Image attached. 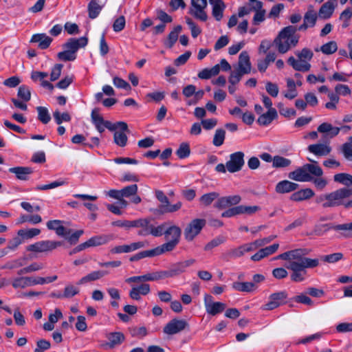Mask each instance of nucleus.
I'll return each mask as SVG.
<instances>
[{
	"instance_id": "obj_1",
	"label": "nucleus",
	"mask_w": 352,
	"mask_h": 352,
	"mask_svg": "<svg viewBox=\"0 0 352 352\" xmlns=\"http://www.w3.org/2000/svg\"><path fill=\"white\" fill-rule=\"evenodd\" d=\"M310 250L298 248L285 252L273 258V260L282 259L288 261L286 268L292 271L291 279L294 282H301L305 279L307 268H314L319 265L317 258L306 257Z\"/></svg>"
},
{
	"instance_id": "obj_2",
	"label": "nucleus",
	"mask_w": 352,
	"mask_h": 352,
	"mask_svg": "<svg viewBox=\"0 0 352 352\" xmlns=\"http://www.w3.org/2000/svg\"><path fill=\"white\" fill-rule=\"evenodd\" d=\"M162 229L160 236L164 235L166 242L157 248L162 254L173 251L179 243L182 229L170 221H166L159 226Z\"/></svg>"
},
{
	"instance_id": "obj_3",
	"label": "nucleus",
	"mask_w": 352,
	"mask_h": 352,
	"mask_svg": "<svg viewBox=\"0 0 352 352\" xmlns=\"http://www.w3.org/2000/svg\"><path fill=\"white\" fill-rule=\"evenodd\" d=\"M352 195V188H342L330 193L323 194L316 198V203L322 208H333L341 205L345 206L344 199Z\"/></svg>"
},
{
	"instance_id": "obj_4",
	"label": "nucleus",
	"mask_w": 352,
	"mask_h": 352,
	"mask_svg": "<svg viewBox=\"0 0 352 352\" xmlns=\"http://www.w3.org/2000/svg\"><path fill=\"white\" fill-rule=\"evenodd\" d=\"M296 31V27L293 25L285 27L280 31L274 41L280 53L285 54L292 46L297 45L298 37L294 35Z\"/></svg>"
},
{
	"instance_id": "obj_5",
	"label": "nucleus",
	"mask_w": 352,
	"mask_h": 352,
	"mask_svg": "<svg viewBox=\"0 0 352 352\" xmlns=\"http://www.w3.org/2000/svg\"><path fill=\"white\" fill-rule=\"evenodd\" d=\"M296 60L294 56H290L287 59V63L291 65L294 69L298 72H308L311 68L309 61L313 58V52L308 48H303L300 52L296 51Z\"/></svg>"
},
{
	"instance_id": "obj_6",
	"label": "nucleus",
	"mask_w": 352,
	"mask_h": 352,
	"mask_svg": "<svg viewBox=\"0 0 352 352\" xmlns=\"http://www.w3.org/2000/svg\"><path fill=\"white\" fill-rule=\"evenodd\" d=\"M131 228H140L138 231V235L147 236L151 234L154 236H160L162 229L159 226L155 227L150 223V221L147 219H139L132 221Z\"/></svg>"
},
{
	"instance_id": "obj_7",
	"label": "nucleus",
	"mask_w": 352,
	"mask_h": 352,
	"mask_svg": "<svg viewBox=\"0 0 352 352\" xmlns=\"http://www.w3.org/2000/svg\"><path fill=\"white\" fill-rule=\"evenodd\" d=\"M63 244V241H40L27 246L26 250L27 251L36 253L48 252L56 249L58 247L62 246Z\"/></svg>"
},
{
	"instance_id": "obj_8",
	"label": "nucleus",
	"mask_w": 352,
	"mask_h": 352,
	"mask_svg": "<svg viewBox=\"0 0 352 352\" xmlns=\"http://www.w3.org/2000/svg\"><path fill=\"white\" fill-rule=\"evenodd\" d=\"M114 131L113 141L120 147L126 145L128 138L126 131H128L127 124L124 122H117L111 124V131Z\"/></svg>"
},
{
	"instance_id": "obj_9",
	"label": "nucleus",
	"mask_w": 352,
	"mask_h": 352,
	"mask_svg": "<svg viewBox=\"0 0 352 352\" xmlns=\"http://www.w3.org/2000/svg\"><path fill=\"white\" fill-rule=\"evenodd\" d=\"M166 270L152 272L142 276H135L125 280L127 283H140L147 281H157L168 277Z\"/></svg>"
},
{
	"instance_id": "obj_10",
	"label": "nucleus",
	"mask_w": 352,
	"mask_h": 352,
	"mask_svg": "<svg viewBox=\"0 0 352 352\" xmlns=\"http://www.w3.org/2000/svg\"><path fill=\"white\" fill-rule=\"evenodd\" d=\"M206 225V220L195 219L192 220L184 229V237L188 241H192L201 232Z\"/></svg>"
},
{
	"instance_id": "obj_11",
	"label": "nucleus",
	"mask_w": 352,
	"mask_h": 352,
	"mask_svg": "<svg viewBox=\"0 0 352 352\" xmlns=\"http://www.w3.org/2000/svg\"><path fill=\"white\" fill-rule=\"evenodd\" d=\"M207 5V0H191L189 13L196 19L201 21H206L208 19V15L205 11Z\"/></svg>"
},
{
	"instance_id": "obj_12",
	"label": "nucleus",
	"mask_w": 352,
	"mask_h": 352,
	"mask_svg": "<svg viewBox=\"0 0 352 352\" xmlns=\"http://www.w3.org/2000/svg\"><path fill=\"white\" fill-rule=\"evenodd\" d=\"M244 153L238 151L230 155V160L226 162V168L230 173H236L242 169L245 164Z\"/></svg>"
},
{
	"instance_id": "obj_13",
	"label": "nucleus",
	"mask_w": 352,
	"mask_h": 352,
	"mask_svg": "<svg viewBox=\"0 0 352 352\" xmlns=\"http://www.w3.org/2000/svg\"><path fill=\"white\" fill-rule=\"evenodd\" d=\"M204 305L206 312L212 316L221 313L226 308V305L221 302H214L213 298L210 294L204 296Z\"/></svg>"
},
{
	"instance_id": "obj_14",
	"label": "nucleus",
	"mask_w": 352,
	"mask_h": 352,
	"mask_svg": "<svg viewBox=\"0 0 352 352\" xmlns=\"http://www.w3.org/2000/svg\"><path fill=\"white\" fill-rule=\"evenodd\" d=\"M287 294L286 292L274 293L270 296V300L262 307L263 310H273L286 302Z\"/></svg>"
},
{
	"instance_id": "obj_15",
	"label": "nucleus",
	"mask_w": 352,
	"mask_h": 352,
	"mask_svg": "<svg viewBox=\"0 0 352 352\" xmlns=\"http://www.w3.org/2000/svg\"><path fill=\"white\" fill-rule=\"evenodd\" d=\"M71 233L72 230L66 228L62 224L60 226H58V230L56 232V234L58 236L64 237L70 243V245H75L78 243L80 236L83 234V230H79L72 234Z\"/></svg>"
},
{
	"instance_id": "obj_16",
	"label": "nucleus",
	"mask_w": 352,
	"mask_h": 352,
	"mask_svg": "<svg viewBox=\"0 0 352 352\" xmlns=\"http://www.w3.org/2000/svg\"><path fill=\"white\" fill-rule=\"evenodd\" d=\"M91 118L92 123L95 125L98 132L102 133L105 129L110 130V122L104 119L98 108H95L92 110Z\"/></svg>"
},
{
	"instance_id": "obj_17",
	"label": "nucleus",
	"mask_w": 352,
	"mask_h": 352,
	"mask_svg": "<svg viewBox=\"0 0 352 352\" xmlns=\"http://www.w3.org/2000/svg\"><path fill=\"white\" fill-rule=\"evenodd\" d=\"M188 327L185 320L173 319L164 327V333L173 335L181 332Z\"/></svg>"
},
{
	"instance_id": "obj_18",
	"label": "nucleus",
	"mask_w": 352,
	"mask_h": 352,
	"mask_svg": "<svg viewBox=\"0 0 352 352\" xmlns=\"http://www.w3.org/2000/svg\"><path fill=\"white\" fill-rule=\"evenodd\" d=\"M87 43L88 39L85 36H82L78 38H71L63 45V47L73 53V54H76V52L80 48L85 47Z\"/></svg>"
},
{
	"instance_id": "obj_19",
	"label": "nucleus",
	"mask_w": 352,
	"mask_h": 352,
	"mask_svg": "<svg viewBox=\"0 0 352 352\" xmlns=\"http://www.w3.org/2000/svg\"><path fill=\"white\" fill-rule=\"evenodd\" d=\"M195 263V260L193 258L188 259L182 262L175 263L172 267L166 270L168 278L177 276L185 272L186 269Z\"/></svg>"
},
{
	"instance_id": "obj_20",
	"label": "nucleus",
	"mask_w": 352,
	"mask_h": 352,
	"mask_svg": "<svg viewBox=\"0 0 352 352\" xmlns=\"http://www.w3.org/2000/svg\"><path fill=\"white\" fill-rule=\"evenodd\" d=\"M289 179L297 182H310L313 177L307 173L305 164L290 172L288 175Z\"/></svg>"
},
{
	"instance_id": "obj_21",
	"label": "nucleus",
	"mask_w": 352,
	"mask_h": 352,
	"mask_svg": "<svg viewBox=\"0 0 352 352\" xmlns=\"http://www.w3.org/2000/svg\"><path fill=\"white\" fill-rule=\"evenodd\" d=\"M241 201V196L238 195L221 197L218 199L214 204L217 208L222 209L231 206L237 205Z\"/></svg>"
},
{
	"instance_id": "obj_22",
	"label": "nucleus",
	"mask_w": 352,
	"mask_h": 352,
	"mask_svg": "<svg viewBox=\"0 0 352 352\" xmlns=\"http://www.w3.org/2000/svg\"><path fill=\"white\" fill-rule=\"evenodd\" d=\"M41 277H19L14 279L12 285L14 288H25L28 286L41 285Z\"/></svg>"
},
{
	"instance_id": "obj_23",
	"label": "nucleus",
	"mask_w": 352,
	"mask_h": 352,
	"mask_svg": "<svg viewBox=\"0 0 352 352\" xmlns=\"http://www.w3.org/2000/svg\"><path fill=\"white\" fill-rule=\"evenodd\" d=\"M138 187L136 184H132L123 188L121 190H111V198L130 197L138 192Z\"/></svg>"
},
{
	"instance_id": "obj_24",
	"label": "nucleus",
	"mask_w": 352,
	"mask_h": 352,
	"mask_svg": "<svg viewBox=\"0 0 352 352\" xmlns=\"http://www.w3.org/2000/svg\"><path fill=\"white\" fill-rule=\"evenodd\" d=\"M251 63L247 52H242L239 56L238 68L242 74H248L251 72Z\"/></svg>"
},
{
	"instance_id": "obj_25",
	"label": "nucleus",
	"mask_w": 352,
	"mask_h": 352,
	"mask_svg": "<svg viewBox=\"0 0 352 352\" xmlns=\"http://www.w3.org/2000/svg\"><path fill=\"white\" fill-rule=\"evenodd\" d=\"M212 7V14L213 17L219 21L223 16V12L226 8L225 3L222 0H209Z\"/></svg>"
},
{
	"instance_id": "obj_26",
	"label": "nucleus",
	"mask_w": 352,
	"mask_h": 352,
	"mask_svg": "<svg viewBox=\"0 0 352 352\" xmlns=\"http://www.w3.org/2000/svg\"><path fill=\"white\" fill-rule=\"evenodd\" d=\"M320 227L325 228V231H327L330 229H333L335 230H343L344 232L342 233V235L344 237H351L352 236V222L349 223H344V224H339L333 226L331 224H323L322 226H320ZM319 228V226H317L316 228V232L318 231L317 228Z\"/></svg>"
},
{
	"instance_id": "obj_27",
	"label": "nucleus",
	"mask_w": 352,
	"mask_h": 352,
	"mask_svg": "<svg viewBox=\"0 0 352 352\" xmlns=\"http://www.w3.org/2000/svg\"><path fill=\"white\" fill-rule=\"evenodd\" d=\"M9 172L14 173L16 177L20 180L26 181L29 176L33 173V169L28 166H16L9 168Z\"/></svg>"
},
{
	"instance_id": "obj_28",
	"label": "nucleus",
	"mask_w": 352,
	"mask_h": 352,
	"mask_svg": "<svg viewBox=\"0 0 352 352\" xmlns=\"http://www.w3.org/2000/svg\"><path fill=\"white\" fill-rule=\"evenodd\" d=\"M308 151L318 156H325L331 151V147L327 144H315L308 146Z\"/></svg>"
},
{
	"instance_id": "obj_29",
	"label": "nucleus",
	"mask_w": 352,
	"mask_h": 352,
	"mask_svg": "<svg viewBox=\"0 0 352 352\" xmlns=\"http://www.w3.org/2000/svg\"><path fill=\"white\" fill-rule=\"evenodd\" d=\"M298 188V184L288 180H283L276 184L275 190L277 193L284 194L294 191Z\"/></svg>"
},
{
	"instance_id": "obj_30",
	"label": "nucleus",
	"mask_w": 352,
	"mask_h": 352,
	"mask_svg": "<svg viewBox=\"0 0 352 352\" xmlns=\"http://www.w3.org/2000/svg\"><path fill=\"white\" fill-rule=\"evenodd\" d=\"M277 117L278 113L275 109H268L266 113L260 115L257 122L261 126H267L271 124L274 120L276 119Z\"/></svg>"
},
{
	"instance_id": "obj_31",
	"label": "nucleus",
	"mask_w": 352,
	"mask_h": 352,
	"mask_svg": "<svg viewBox=\"0 0 352 352\" xmlns=\"http://www.w3.org/2000/svg\"><path fill=\"white\" fill-rule=\"evenodd\" d=\"M245 253L243 245H241L236 248L231 249L223 252L221 258L225 261H229L230 259L241 257Z\"/></svg>"
},
{
	"instance_id": "obj_32",
	"label": "nucleus",
	"mask_w": 352,
	"mask_h": 352,
	"mask_svg": "<svg viewBox=\"0 0 352 352\" xmlns=\"http://www.w3.org/2000/svg\"><path fill=\"white\" fill-rule=\"evenodd\" d=\"M52 41V38L45 34H34L30 41L32 43H38V47L42 50L49 47Z\"/></svg>"
},
{
	"instance_id": "obj_33",
	"label": "nucleus",
	"mask_w": 352,
	"mask_h": 352,
	"mask_svg": "<svg viewBox=\"0 0 352 352\" xmlns=\"http://www.w3.org/2000/svg\"><path fill=\"white\" fill-rule=\"evenodd\" d=\"M336 6V4L330 1L325 2L319 10V16L324 19H329L333 14Z\"/></svg>"
},
{
	"instance_id": "obj_34",
	"label": "nucleus",
	"mask_w": 352,
	"mask_h": 352,
	"mask_svg": "<svg viewBox=\"0 0 352 352\" xmlns=\"http://www.w3.org/2000/svg\"><path fill=\"white\" fill-rule=\"evenodd\" d=\"M107 274V272L94 271L81 278L77 283V285H84L90 282H93L102 278Z\"/></svg>"
},
{
	"instance_id": "obj_35",
	"label": "nucleus",
	"mask_w": 352,
	"mask_h": 352,
	"mask_svg": "<svg viewBox=\"0 0 352 352\" xmlns=\"http://www.w3.org/2000/svg\"><path fill=\"white\" fill-rule=\"evenodd\" d=\"M255 14L253 17L252 23L254 25H258L265 19L266 11L263 8V3L257 2L255 7L253 8Z\"/></svg>"
},
{
	"instance_id": "obj_36",
	"label": "nucleus",
	"mask_w": 352,
	"mask_h": 352,
	"mask_svg": "<svg viewBox=\"0 0 352 352\" xmlns=\"http://www.w3.org/2000/svg\"><path fill=\"white\" fill-rule=\"evenodd\" d=\"M314 195V191L310 188H305L294 192L290 199L294 201H302L308 199Z\"/></svg>"
},
{
	"instance_id": "obj_37",
	"label": "nucleus",
	"mask_w": 352,
	"mask_h": 352,
	"mask_svg": "<svg viewBox=\"0 0 352 352\" xmlns=\"http://www.w3.org/2000/svg\"><path fill=\"white\" fill-rule=\"evenodd\" d=\"M219 196V193L215 191L204 194L199 199V204L201 207H208L214 200H218Z\"/></svg>"
},
{
	"instance_id": "obj_38",
	"label": "nucleus",
	"mask_w": 352,
	"mask_h": 352,
	"mask_svg": "<svg viewBox=\"0 0 352 352\" xmlns=\"http://www.w3.org/2000/svg\"><path fill=\"white\" fill-rule=\"evenodd\" d=\"M116 201L111 203V213L117 215H122L123 214V209L126 208L129 203L123 198H114Z\"/></svg>"
},
{
	"instance_id": "obj_39",
	"label": "nucleus",
	"mask_w": 352,
	"mask_h": 352,
	"mask_svg": "<svg viewBox=\"0 0 352 352\" xmlns=\"http://www.w3.org/2000/svg\"><path fill=\"white\" fill-rule=\"evenodd\" d=\"M160 254H162V252H160L159 248L157 247L155 249L142 251V252H140L133 255V256H131L130 258V261H138L143 258L152 257V256H154L156 255H160Z\"/></svg>"
},
{
	"instance_id": "obj_40",
	"label": "nucleus",
	"mask_w": 352,
	"mask_h": 352,
	"mask_svg": "<svg viewBox=\"0 0 352 352\" xmlns=\"http://www.w3.org/2000/svg\"><path fill=\"white\" fill-rule=\"evenodd\" d=\"M232 288L239 292H250L255 289L256 286L251 282H234L232 284Z\"/></svg>"
},
{
	"instance_id": "obj_41",
	"label": "nucleus",
	"mask_w": 352,
	"mask_h": 352,
	"mask_svg": "<svg viewBox=\"0 0 352 352\" xmlns=\"http://www.w3.org/2000/svg\"><path fill=\"white\" fill-rule=\"evenodd\" d=\"M182 30V26L181 25H177L173 31L170 32V34L168 36L167 40L164 43L165 45L168 47L171 48L175 42L177 41L179 33Z\"/></svg>"
},
{
	"instance_id": "obj_42",
	"label": "nucleus",
	"mask_w": 352,
	"mask_h": 352,
	"mask_svg": "<svg viewBox=\"0 0 352 352\" xmlns=\"http://www.w3.org/2000/svg\"><path fill=\"white\" fill-rule=\"evenodd\" d=\"M309 160L313 164H305L307 173L310 174L311 176L321 177L323 174L322 168L316 164L317 162L316 161L310 159Z\"/></svg>"
},
{
	"instance_id": "obj_43",
	"label": "nucleus",
	"mask_w": 352,
	"mask_h": 352,
	"mask_svg": "<svg viewBox=\"0 0 352 352\" xmlns=\"http://www.w3.org/2000/svg\"><path fill=\"white\" fill-rule=\"evenodd\" d=\"M352 18V8H346L343 10L339 17V20L342 22V28H346L350 25V20Z\"/></svg>"
},
{
	"instance_id": "obj_44",
	"label": "nucleus",
	"mask_w": 352,
	"mask_h": 352,
	"mask_svg": "<svg viewBox=\"0 0 352 352\" xmlns=\"http://www.w3.org/2000/svg\"><path fill=\"white\" fill-rule=\"evenodd\" d=\"M334 181L346 186L352 185V175L347 173H338L333 177Z\"/></svg>"
},
{
	"instance_id": "obj_45",
	"label": "nucleus",
	"mask_w": 352,
	"mask_h": 352,
	"mask_svg": "<svg viewBox=\"0 0 352 352\" xmlns=\"http://www.w3.org/2000/svg\"><path fill=\"white\" fill-rule=\"evenodd\" d=\"M36 111L38 112V119L43 124H46L50 121L51 117L46 107H37Z\"/></svg>"
},
{
	"instance_id": "obj_46",
	"label": "nucleus",
	"mask_w": 352,
	"mask_h": 352,
	"mask_svg": "<svg viewBox=\"0 0 352 352\" xmlns=\"http://www.w3.org/2000/svg\"><path fill=\"white\" fill-rule=\"evenodd\" d=\"M290 160L280 155H276L273 157L272 166L274 168H285L291 164Z\"/></svg>"
},
{
	"instance_id": "obj_47",
	"label": "nucleus",
	"mask_w": 352,
	"mask_h": 352,
	"mask_svg": "<svg viewBox=\"0 0 352 352\" xmlns=\"http://www.w3.org/2000/svg\"><path fill=\"white\" fill-rule=\"evenodd\" d=\"M287 87L288 91L285 94V97L290 100L296 98L297 96V91L295 82L292 79L288 78L287 80Z\"/></svg>"
},
{
	"instance_id": "obj_48",
	"label": "nucleus",
	"mask_w": 352,
	"mask_h": 352,
	"mask_svg": "<svg viewBox=\"0 0 352 352\" xmlns=\"http://www.w3.org/2000/svg\"><path fill=\"white\" fill-rule=\"evenodd\" d=\"M89 16L91 19H95L99 14L101 7L96 0H91L88 5Z\"/></svg>"
},
{
	"instance_id": "obj_49",
	"label": "nucleus",
	"mask_w": 352,
	"mask_h": 352,
	"mask_svg": "<svg viewBox=\"0 0 352 352\" xmlns=\"http://www.w3.org/2000/svg\"><path fill=\"white\" fill-rule=\"evenodd\" d=\"M316 13L313 10L312 6H309L308 11L305 14L304 21L306 23H307L310 27H313L316 24Z\"/></svg>"
},
{
	"instance_id": "obj_50",
	"label": "nucleus",
	"mask_w": 352,
	"mask_h": 352,
	"mask_svg": "<svg viewBox=\"0 0 352 352\" xmlns=\"http://www.w3.org/2000/svg\"><path fill=\"white\" fill-rule=\"evenodd\" d=\"M41 233V230L38 228H31L28 230L21 229L17 232L18 235L26 239H31Z\"/></svg>"
},
{
	"instance_id": "obj_51",
	"label": "nucleus",
	"mask_w": 352,
	"mask_h": 352,
	"mask_svg": "<svg viewBox=\"0 0 352 352\" xmlns=\"http://www.w3.org/2000/svg\"><path fill=\"white\" fill-rule=\"evenodd\" d=\"M190 146L186 142H182L179 148L176 151V154L180 159H184L190 155Z\"/></svg>"
},
{
	"instance_id": "obj_52",
	"label": "nucleus",
	"mask_w": 352,
	"mask_h": 352,
	"mask_svg": "<svg viewBox=\"0 0 352 352\" xmlns=\"http://www.w3.org/2000/svg\"><path fill=\"white\" fill-rule=\"evenodd\" d=\"M226 136V131L222 129L216 130L212 143L216 146H220L223 144Z\"/></svg>"
},
{
	"instance_id": "obj_53",
	"label": "nucleus",
	"mask_w": 352,
	"mask_h": 352,
	"mask_svg": "<svg viewBox=\"0 0 352 352\" xmlns=\"http://www.w3.org/2000/svg\"><path fill=\"white\" fill-rule=\"evenodd\" d=\"M17 96L25 102L29 101L31 98V91L30 88L24 85L20 86L18 89Z\"/></svg>"
},
{
	"instance_id": "obj_54",
	"label": "nucleus",
	"mask_w": 352,
	"mask_h": 352,
	"mask_svg": "<svg viewBox=\"0 0 352 352\" xmlns=\"http://www.w3.org/2000/svg\"><path fill=\"white\" fill-rule=\"evenodd\" d=\"M338 50L337 43L335 41H329L321 46L320 50L324 54H331Z\"/></svg>"
},
{
	"instance_id": "obj_55",
	"label": "nucleus",
	"mask_w": 352,
	"mask_h": 352,
	"mask_svg": "<svg viewBox=\"0 0 352 352\" xmlns=\"http://www.w3.org/2000/svg\"><path fill=\"white\" fill-rule=\"evenodd\" d=\"M53 117L57 124H60L63 122H69L71 116L67 112L60 113L58 111H56L53 113Z\"/></svg>"
},
{
	"instance_id": "obj_56",
	"label": "nucleus",
	"mask_w": 352,
	"mask_h": 352,
	"mask_svg": "<svg viewBox=\"0 0 352 352\" xmlns=\"http://www.w3.org/2000/svg\"><path fill=\"white\" fill-rule=\"evenodd\" d=\"M305 222H306V217H300L295 219L292 223H291L287 226H286L284 228V230L285 232H289V231L292 230L296 228L301 227Z\"/></svg>"
},
{
	"instance_id": "obj_57",
	"label": "nucleus",
	"mask_w": 352,
	"mask_h": 352,
	"mask_svg": "<svg viewBox=\"0 0 352 352\" xmlns=\"http://www.w3.org/2000/svg\"><path fill=\"white\" fill-rule=\"evenodd\" d=\"M293 300L296 302L302 303L309 306H313L314 305L313 300L307 296V294H300L298 296H296L294 297Z\"/></svg>"
},
{
	"instance_id": "obj_58",
	"label": "nucleus",
	"mask_w": 352,
	"mask_h": 352,
	"mask_svg": "<svg viewBox=\"0 0 352 352\" xmlns=\"http://www.w3.org/2000/svg\"><path fill=\"white\" fill-rule=\"evenodd\" d=\"M105 240L101 236H94L89 239L86 242L83 243L85 249L92 246H97L105 243Z\"/></svg>"
},
{
	"instance_id": "obj_59",
	"label": "nucleus",
	"mask_w": 352,
	"mask_h": 352,
	"mask_svg": "<svg viewBox=\"0 0 352 352\" xmlns=\"http://www.w3.org/2000/svg\"><path fill=\"white\" fill-rule=\"evenodd\" d=\"M58 58L63 61H72L76 58V54H73L71 52L65 49L63 52L58 53Z\"/></svg>"
},
{
	"instance_id": "obj_60",
	"label": "nucleus",
	"mask_w": 352,
	"mask_h": 352,
	"mask_svg": "<svg viewBox=\"0 0 352 352\" xmlns=\"http://www.w3.org/2000/svg\"><path fill=\"white\" fill-rule=\"evenodd\" d=\"M186 22L191 30V34L192 37H197V36L201 34V29L192 21L191 19L188 17L186 19Z\"/></svg>"
},
{
	"instance_id": "obj_61",
	"label": "nucleus",
	"mask_w": 352,
	"mask_h": 352,
	"mask_svg": "<svg viewBox=\"0 0 352 352\" xmlns=\"http://www.w3.org/2000/svg\"><path fill=\"white\" fill-rule=\"evenodd\" d=\"M79 293V289L72 285H69L65 287L63 296L64 298H72Z\"/></svg>"
},
{
	"instance_id": "obj_62",
	"label": "nucleus",
	"mask_w": 352,
	"mask_h": 352,
	"mask_svg": "<svg viewBox=\"0 0 352 352\" xmlns=\"http://www.w3.org/2000/svg\"><path fill=\"white\" fill-rule=\"evenodd\" d=\"M125 24H126V21H125L124 16H119L113 22V30L117 32H120L121 30H122L124 28Z\"/></svg>"
},
{
	"instance_id": "obj_63",
	"label": "nucleus",
	"mask_w": 352,
	"mask_h": 352,
	"mask_svg": "<svg viewBox=\"0 0 352 352\" xmlns=\"http://www.w3.org/2000/svg\"><path fill=\"white\" fill-rule=\"evenodd\" d=\"M51 344L48 340L41 339L37 341L36 342V348L34 350V352H43L45 350H47L50 348Z\"/></svg>"
},
{
	"instance_id": "obj_64",
	"label": "nucleus",
	"mask_w": 352,
	"mask_h": 352,
	"mask_svg": "<svg viewBox=\"0 0 352 352\" xmlns=\"http://www.w3.org/2000/svg\"><path fill=\"white\" fill-rule=\"evenodd\" d=\"M342 152L346 160L352 161V144H343L342 146Z\"/></svg>"
}]
</instances>
